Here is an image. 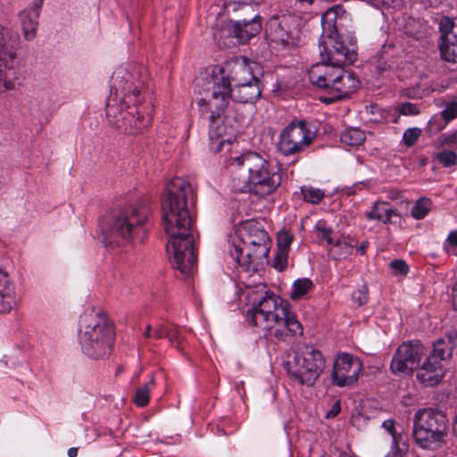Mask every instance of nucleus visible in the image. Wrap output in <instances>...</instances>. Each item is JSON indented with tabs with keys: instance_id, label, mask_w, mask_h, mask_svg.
Segmentation results:
<instances>
[{
	"instance_id": "46",
	"label": "nucleus",
	"mask_w": 457,
	"mask_h": 457,
	"mask_svg": "<svg viewBox=\"0 0 457 457\" xmlns=\"http://www.w3.org/2000/svg\"><path fill=\"white\" fill-rule=\"evenodd\" d=\"M44 0H35L30 4V6L25 10L24 12H29L31 14H37V17H39L40 10L43 4Z\"/></svg>"
},
{
	"instance_id": "19",
	"label": "nucleus",
	"mask_w": 457,
	"mask_h": 457,
	"mask_svg": "<svg viewBox=\"0 0 457 457\" xmlns=\"http://www.w3.org/2000/svg\"><path fill=\"white\" fill-rule=\"evenodd\" d=\"M445 372L443 363L427 351L416 370V378L425 386H435L442 381Z\"/></svg>"
},
{
	"instance_id": "32",
	"label": "nucleus",
	"mask_w": 457,
	"mask_h": 457,
	"mask_svg": "<svg viewBox=\"0 0 457 457\" xmlns=\"http://www.w3.org/2000/svg\"><path fill=\"white\" fill-rule=\"evenodd\" d=\"M432 202L428 197H420L415 203L411 211V215L415 220L424 219L431 210Z\"/></svg>"
},
{
	"instance_id": "58",
	"label": "nucleus",
	"mask_w": 457,
	"mask_h": 457,
	"mask_svg": "<svg viewBox=\"0 0 457 457\" xmlns=\"http://www.w3.org/2000/svg\"><path fill=\"white\" fill-rule=\"evenodd\" d=\"M453 429L454 435L457 436V415L455 416V419L453 420Z\"/></svg>"
},
{
	"instance_id": "54",
	"label": "nucleus",
	"mask_w": 457,
	"mask_h": 457,
	"mask_svg": "<svg viewBox=\"0 0 457 457\" xmlns=\"http://www.w3.org/2000/svg\"><path fill=\"white\" fill-rule=\"evenodd\" d=\"M369 245V243L366 242V241H363L361 242V244L359 245L357 251L361 253V254H364L366 250H367V247Z\"/></svg>"
},
{
	"instance_id": "47",
	"label": "nucleus",
	"mask_w": 457,
	"mask_h": 457,
	"mask_svg": "<svg viewBox=\"0 0 457 457\" xmlns=\"http://www.w3.org/2000/svg\"><path fill=\"white\" fill-rule=\"evenodd\" d=\"M170 327L166 326V325H163V324H160L158 325L155 329H154V337L155 338H163V337H166V336L168 335V330H169Z\"/></svg>"
},
{
	"instance_id": "40",
	"label": "nucleus",
	"mask_w": 457,
	"mask_h": 457,
	"mask_svg": "<svg viewBox=\"0 0 457 457\" xmlns=\"http://www.w3.org/2000/svg\"><path fill=\"white\" fill-rule=\"evenodd\" d=\"M389 267L391 270V273L395 276H405L409 271V267L407 263L401 259L392 261L389 264Z\"/></svg>"
},
{
	"instance_id": "10",
	"label": "nucleus",
	"mask_w": 457,
	"mask_h": 457,
	"mask_svg": "<svg viewBox=\"0 0 457 457\" xmlns=\"http://www.w3.org/2000/svg\"><path fill=\"white\" fill-rule=\"evenodd\" d=\"M448 419L436 409L424 408L413 417L412 436L416 445L427 450L440 448L447 436Z\"/></svg>"
},
{
	"instance_id": "28",
	"label": "nucleus",
	"mask_w": 457,
	"mask_h": 457,
	"mask_svg": "<svg viewBox=\"0 0 457 457\" xmlns=\"http://www.w3.org/2000/svg\"><path fill=\"white\" fill-rule=\"evenodd\" d=\"M382 428L391 436L392 445L394 443L403 444V442H408V436L407 434L404 432L403 426L396 423L395 420H384L382 423Z\"/></svg>"
},
{
	"instance_id": "33",
	"label": "nucleus",
	"mask_w": 457,
	"mask_h": 457,
	"mask_svg": "<svg viewBox=\"0 0 457 457\" xmlns=\"http://www.w3.org/2000/svg\"><path fill=\"white\" fill-rule=\"evenodd\" d=\"M403 31L416 39H421L427 34V26L413 18H410L403 27Z\"/></svg>"
},
{
	"instance_id": "25",
	"label": "nucleus",
	"mask_w": 457,
	"mask_h": 457,
	"mask_svg": "<svg viewBox=\"0 0 457 457\" xmlns=\"http://www.w3.org/2000/svg\"><path fill=\"white\" fill-rule=\"evenodd\" d=\"M394 216H399L396 209L393 208L386 201H376L372 204L370 210L365 212L369 220H376L386 224Z\"/></svg>"
},
{
	"instance_id": "2",
	"label": "nucleus",
	"mask_w": 457,
	"mask_h": 457,
	"mask_svg": "<svg viewBox=\"0 0 457 457\" xmlns=\"http://www.w3.org/2000/svg\"><path fill=\"white\" fill-rule=\"evenodd\" d=\"M194 194L190 183L175 177L166 186L162 202V228L168 236L167 251L173 257V265L182 273L191 271L196 257L191 235L192 214L189 202Z\"/></svg>"
},
{
	"instance_id": "15",
	"label": "nucleus",
	"mask_w": 457,
	"mask_h": 457,
	"mask_svg": "<svg viewBox=\"0 0 457 457\" xmlns=\"http://www.w3.org/2000/svg\"><path fill=\"white\" fill-rule=\"evenodd\" d=\"M363 370V363L357 356L342 353L337 354L333 364L331 380L337 386L355 384Z\"/></svg>"
},
{
	"instance_id": "38",
	"label": "nucleus",
	"mask_w": 457,
	"mask_h": 457,
	"mask_svg": "<svg viewBox=\"0 0 457 457\" xmlns=\"http://www.w3.org/2000/svg\"><path fill=\"white\" fill-rule=\"evenodd\" d=\"M438 162L445 167H451L457 162V154L451 150H444L437 154Z\"/></svg>"
},
{
	"instance_id": "60",
	"label": "nucleus",
	"mask_w": 457,
	"mask_h": 457,
	"mask_svg": "<svg viewBox=\"0 0 457 457\" xmlns=\"http://www.w3.org/2000/svg\"><path fill=\"white\" fill-rule=\"evenodd\" d=\"M365 185L364 182H361L358 187H363Z\"/></svg>"
},
{
	"instance_id": "26",
	"label": "nucleus",
	"mask_w": 457,
	"mask_h": 457,
	"mask_svg": "<svg viewBox=\"0 0 457 457\" xmlns=\"http://www.w3.org/2000/svg\"><path fill=\"white\" fill-rule=\"evenodd\" d=\"M356 243L351 237L342 235L330 245L328 254L333 260H345L353 253Z\"/></svg>"
},
{
	"instance_id": "45",
	"label": "nucleus",
	"mask_w": 457,
	"mask_h": 457,
	"mask_svg": "<svg viewBox=\"0 0 457 457\" xmlns=\"http://www.w3.org/2000/svg\"><path fill=\"white\" fill-rule=\"evenodd\" d=\"M369 3L379 8L381 6H388L393 8H398L401 6V0H368Z\"/></svg>"
},
{
	"instance_id": "55",
	"label": "nucleus",
	"mask_w": 457,
	"mask_h": 457,
	"mask_svg": "<svg viewBox=\"0 0 457 457\" xmlns=\"http://www.w3.org/2000/svg\"><path fill=\"white\" fill-rule=\"evenodd\" d=\"M426 3H428L430 6H437L445 0H424Z\"/></svg>"
},
{
	"instance_id": "20",
	"label": "nucleus",
	"mask_w": 457,
	"mask_h": 457,
	"mask_svg": "<svg viewBox=\"0 0 457 457\" xmlns=\"http://www.w3.org/2000/svg\"><path fill=\"white\" fill-rule=\"evenodd\" d=\"M262 30V21L255 15L249 21H230L228 25L229 35L236 37L239 43H245L255 37Z\"/></svg>"
},
{
	"instance_id": "11",
	"label": "nucleus",
	"mask_w": 457,
	"mask_h": 457,
	"mask_svg": "<svg viewBox=\"0 0 457 457\" xmlns=\"http://www.w3.org/2000/svg\"><path fill=\"white\" fill-rule=\"evenodd\" d=\"M288 374L299 384L312 386L326 368V361L320 350L312 345H299L292 359L285 362Z\"/></svg>"
},
{
	"instance_id": "6",
	"label": "nucleus",
	"mask_w": 457,
	"mask_h": 457,
	"mask_svg": "<svg viewBox=\"0 0 457 457\" xmlns=\"http://www.w3.org/2000/svg\"><path fill=\"white\" fill-rule=\"evenodd\" d=\"M231 188L235 192H251L264 197L273 194L281 184L278 166L265 155L246 152L228 162Z\"/></svg>"
},
{
	"instance_id": "9",
	"label": "nucleus",
	"mask_w": 457,
	"mask_h": 457,
	"mask_svg": "<svg viewBox=\"0 0 457 457\" xmlns=\"http://www.w3.org/2000/svg\"><path fill=\"white\" fill-rule=\"evenodd\" d=\"M114 332L106 313L89 308L79 316L78 339L82 352L92 359L108 356L112 349Z\"/></svg>"
},
{
	"instance_id": "22",
	"label": "nucleus",
	"mask_w": 457,
	"mask_h": 457,
	"mask_svg": "<svg viewBox=\"0 0 457 457\" xmlns=\"http://www.w3.org/2000/svg\"><path fill=\"white\" fill-rule=\"evenodd\" d=\"M215 120H220L221 127L228 129L229 134L236 136L245 120V115L235 104H230L228 96V104L220 111L219 116H215Z\"/></svg>"
},
{
	"instance_id": "52",
	"label": "nucleus",
	"mask_w": 457,
	"mask_h": 457,
	"mask_svg": "<svg viewBox=\"0 0 457 457\" xmlns=\"http://www.w3.org/2000/svg\"><path fill=\"white\" fill-rule=\"evenodd\" d=\"M453 306L457 311V283L454 284L452 289Z\"/></svg>"
},
{
	"instance_id": "21",
	"label": "nucleus",
	"mask_w": 457,
	"mask_h": 457,
	"mask_svg": "<svg viewBox=\"0 0 457 457\" xmlns=\"http://www.w3.org/2000/svg\"><path fill=\"white\" fill-rule=\"evenodd\" d=\"M229 100L231 98L238 103H254L262 95V86L259 79L253 81L236 84L229 87Z\"/></svg>"
},
{
	"instance_id": "12",
	"label": "nucleus",
	"mask_w": 457,
	"mask_h": 457,
	"mask_svg": "<svg viewBox=\"0 0 457 457\" xmlns=\"http://www.w3.org/2000/svg\"><path fill=\"white\" fill-rule=\"evenodd\" d=\"M427 347L420 341H409L398 346L394 353L390 370L398 377L411 375L420 366L426 355Z\"/></svg>"
},
{
	"instance_id": "4",
	"label": "nucleus",
	"mask_w": 457,
	"mask_h": 457,
	"mask_svg": "<svg viewBox=\"0 0 457 457\" xmlns=\"http://www.w3.org/2000/svg\"><path fill=\"white\" fill-rule=\"evenodd\" d=\"M243 295L251 306L246 312L247 320L262 331L278 340L303 334V327L288 310L287 303L269 293L265 285L248 287Z\"/></svg>"
},
{
	"instance_id": "36",
	"label": "nucleus",
	"mask_w": 457,
	"mask_h": 457,
	"mask_svg": "<svg viewBox=\"0 0 457 457\" xmlns=\"http://www.w3.org/2000/svg\"><path fill=\"white\" fill-rule=\"evenodd\" d=\"M293 236L287 230H280L277 235V244L281 254L285 255L287 253L289 246L292 243Z\"/></svg>"
},
{
	"instance_id": "14",
	"label": "nucleus",
	"mask_w": 457,
	"mask_h": 457,
	"mask_svg": "<svg viewBox=\"0 0 457 457\" xmlns=\"http://www.w3.org/2000/svg\"><path fill=\"white\" fill-rule=\"evenodd\" d=\"M314 137L303 120L290 123L283 129L278 141V150L284 155L295 154L308 146Z\"/></svg>"
},
{
	"instance_id": "53",
	"label": "nucleus",
	"mask_w": 457,
	"mask_h": 457,
	"mask_svg": "<svg viewBox=\"0 0 457 457\" xmlns=\"http://www.w3.org/2000/svg\"><path fill=\"white\" fill-rule=\"evenodd\" d=\"M445 141L449 144H457V130L454 133L447 136Z\"/></svg>"
},
{
	"instance_id": "57",
	"label": "nucleus",
	"mask_w": 457,
	"mask_h": 457,
	"mask_svg": "<svg viewBox=\"0 0 457 457\" xmlns=\"http://www.w3.org/2000/svg\"><path fill=\"white\" fill-rule=\"evenodd\" d=\"M144 337L145 338H150L152 337V327L151 325H147L145 330L144 332Z\"/></svg>"
},
{
	"instance_id": "5",
	"label": "nucleus",
	"mask_w": 457,
	"mask_h": 457,
	"mask_svg": "<svg viewBox=\"0 0 457 457\" xmlns=\"http://www.w3.org/2000/svg\"><path fill=\"white\" fill-rule=\"evenodd\" d=\"M150 213L146 202L137 201L105 215L100 222L104 245L111 252L120 253L132 245L143 244L147 237Z\"/></svg>"
},
{
	"instance_id": "17",
	"label": "nucleus",
	"mask_w": 457,
	"mask_h": 457,
	"mask_svg": "<svg viewBox=\"0 0 457 457\" xmlns=\"http://www.w3.org/2000/svg\"><path fill=\"white\" fill-rule=\"evenodd\" d=\"M200 112L204 114L210 113V128H209V148L212 153H219L226 146L230 145L236 139V136L229 134L225 127H221L220 120H215L216 115H220V112H213L212 109L204 110L197 103Z\"/></svg>"
},
{
	"instance_id": "8",
	"label": "nucleus",
	"mask_w": 457,
	"mask_h": 457,
	"mask_svg": "<svg viewBox=\"0 0 457 457\" xmlns=\"http://www.w3.org/2000/svg\"><path fill=\"white\" fill-rule=\"evenodd\" d=\"M270 244L267 232L256 221L248 220L237 228L229 254L245 270H257L267 262Z\"/></svg>"
},
{
	"instance_id": "37",
	"label": "nucleus",
	"mask_w": 457,
	"mask_h": 457,
	"mask_svg": "<svg viewBox=\"0 0 457 457\" xmlns=\"http://www.w3.org/2000/svg\"><path fill=\"white\" fill-rule=\"evenodd\" d=\"M421 136V129L419 128H409L403 135V143L410 147L413 145Z\"/></svg>"
},
{
	"instance_id": "59",
	"label": "nucleus",
	"mask_w": 457,
	"mask_h": 457,
	"mask_svg": "<svg viewBox=\"0 0 457 457\" xmlns=\"http://www.w3.org/2000/svg\"><path fill=\"white\" fill-rule=\"evenodd\" d=\"M378 69L379 71H386L387 67L386 64H381L378 67Z\"/></svg>"
},
{
	"instance_id": "18",
	"label": "nucleus",
	"mask_w": 457,
	"mask_h": 457,
	"mask_svg": "<svg viewBox=\"0 0 457 457\" xmlns=\"http://www.w3.org/2000/svg\"><path fill=\"white\" fill-rule=\"evenodd\" d=\"M441 57L449 62H457V21L444 18L439 23Z\"/></svg>"
},
{
	"instance_id": "16",
	"label": "nucleus",
	"mask_w": 457,
	"mask_h": 457,
	"mask_svg": "<svg viewBox=\"0 0 457 457\" xmlns=\"http://www.w3.org/2000/svg\"><path fill=\"white\" fill-rule=\"evenodd\" d=\"M294 21V18L289 15L271 17L266 24L267 39L282 46L295 45L297 30Z\"/></svg>"
},
{
	"instance_id": "30",
	"label": "nucleus",
	"mask_w": 457,
	"mask_h": 457,
	"mask_svg": "<svg viewBox=\"0 0 457 457\" xmlns=\"http://www.w3.org/2000/svg\"><path fill=\"white\" fill-rule=\"evenodd\" d=\"M154 377H151L147 383L136 388L133 401L138 407H144L148 403L150 393L154 389Z\"/></svg>"
},
{
	"instance_id": "3",
	"label": "nucleus",
	"mask_w": 457,
	"mask_h": 457,
	"mask_svg": "<svg viewBox=\"0 0 457 457\" xmlns=\"http://www.w3.org/2000/svg\"><path fill=\"white\" fill-rule=\"evenodd\" d=\"M144 68L137 63H123L117 67L110 79V95L106 101V118L115 129L125 134H137L148 128L151 115L145 113L139 104L145 84Z\"/></svg>"
},
{
	"instance_id": "50",
	"label": "nucleus",
	"mask_w": 457,
	"mask_h": 457,
	"mask_svg": "<svg viewBox=\"0 0 457 457\" xmlns=\"http://www.w3.org/2000/svg\"><path fill=\"white\" fill-rule=\"evenodd\" d=\"M243 6H245V7H251L247 2H243V3H237V2H230L227 4V8L228 10H232L234 12L241 9Z\"/></svg>"
},
{
	"instance_id": "34",
	"label": "nucleus",
	"mask_w": 457,
	"mask_h": 457,
	"mask_svg": "<svg viewBox=\"0 0 457 457\" xmlns=\"http://www.w3.org/2000/svg\"><path fill=\"white\" fill-rule=\"evenodd\" d=\"M301 193L304 201L312 204H319L325 196L324 191L312 186H303L301 187Z\"/></svg>"
},
{
	"instance_id": "43",
	"label": "nucleus",
	"mask_w": 457,
	"mask_h": 457,
	"mask_svg": "<svg viewBox=\"0 0 457 457\" xmlns=\"http://www.w3.org/2000/svg\"><path fill=\"white\" fill-rule=\"evenodd\" d=\"M397 111L403 115H416L419 108L411 103H403L397 107Z\"/></svg>"
},
{
	"instance_id": "23",
	"label": "nucleus",
	"mask_w": 457,
	"mask_h": 457,
	"mask_svg": "<svg viewBox=\"0 0 457 457\" xmlns=\"http://www.w3.org/2000/svg\"><path fill=\"white\" fill-rule=\"evenodd\" d=\"M17 303L14 283L9 275L0 270V313L9 312Z\"/></svg>"
},
{
	"instance_id": "56",
	"label": "nucleus",
	"mask_w": 457,
	"mask_h": 457,
	"mask_svg": "<svg viewBox=\"0 0 457 457\" xmlns=\"http://www.w3.org/2000/svg\"><path fill=\"white\" fill-rule=\"evenodd\" d=\"M78 448L77 447H71L69 450H68V456L69 457H76L77 454H78Z\"/></svg>"
},
{
	"instance_id": "48",
	"label": "nucleus",
	"mask_w": 457,
	"mask_h": 457,
	"mask_svg": "<svg viewBox=\"0 0 457 457\" xmlns=\"http://www.w3.org/2000/svg\"><path fill=\"white\" fill-rule=\"evenodd\" d=\"M286 256L287 254L283 255L281 254V253L279 252L278 256L276 257V261H275V264H274V267L278 270H283L287 265V259H286Z\"/></svg>"
},
{
	"instance_id": "24",
	"label": "nucleus",
	"mask_w": 457,
	"mask_h": 457,
	"mask_svg": "<svg viewBox=\"0 0 457 457\" xmlns=\"http://www.w3.org/2000/svg\"><path fill=\"white\" fill-rule=\"evenodd\" d=\"M457 330L447 331L445 337L439 338L433 345V349L428 354H433L442 362L449 359L453 354V350L456 346Z\"/></svg>"
},
{
	"instance_id": "42",
	"label": "nucleus",
	"mask_w": 457,
	"mask_h": 457,
	"mask_svg": "<svg viewBox=\"0 0 457 457\" xmlns=\"http://www.w3.org/2000/svg\"><path fill=\"white\" fill-rule=\"evenodd\" d=\"M442 117L445 121L452 120L457 117V102H451L446 104L445 109L441 112Z\"/></svg>"
},
{
	"instance_id": "31",
	"label": "nucleus",
	"mask_w": 457,
	"mask_h": 457,
	"mask_svg": "<svg viewBox=\"0 0 457 457\" xmlns=\"http://www.w3.org/2000/svg\"><path fill=\"white\" fill-rule=\"evenodd\" d=\"M313 287V283L310 278H298L294 281L290 296L294 300L302 298L308 294Z\"/></svg>"
},
{
	"instance_id": "1",
	"label": "nucleus",
	"mask_w": 457,
	"mask_h": 457,
	"mask_svg": "<svg viewBox=\"0 0 457 457\" xmlns=\"http://www.w3.org/2000/svg\"><path fill=\"white\" fill-rule=\"evenodd\" d=\"M346 18L340 5H334L322 14V33L319 42L322 62L313 64L308 72L310 82L328 92V96L320 97L327 104L347 97L359 87L353 72L343 68L352 64L357 57L352 37L349 45L342 40L341 25Z\"/></svg>"
},
{
	"instance_id": "39",
	"label": "nucleus",
	"mask_w": 457,
	"mask_h": 457,
	"mask_svg": "<svg viewBox=\"0 0 457 457\" xmlns=\"http://www.w3.org/2000/svg\"><path fill=\"white\" fill-rule=\"evenodd\" d=\"M444 249L448 254H457V230L448 234L444 243Z\"/></svg>"
},
{
	"instance_id": "49",
	"label": "nucleus",
	"mask_w": 457,
	"mask_h": 457,
	"mask_svg": "<svg viewBox=\"0 0 457 457\" xmlns=\"http://www.w3.org/2000/svg\"><path fill=\"white\" fill-rule=\"evenodd\" d=\"M166 338H168L169 341L173 345L176 341L179 340V333L176 328L170 327Z\"/></svg>"
},
{
	"instance_id": "27",
	"label": "nucleus",
	"mask_w": 457,
	"mask_h": 457,
	"mask_svg": "<svg viewBox=\"0 0 457 457\" xmlns=\"http://www.w3.org/2000/svg\"><path fill=\"white\" fill-rule=\"evenodd\" d=\"M19 18L24 38L29 41L35 38L38 26V17L37 14L21 11L19 13Z\"/></svg>"
},
{
	"instance_id": "41",
	"label": "nucleus",
	"mask_w": 457,
	"mask_h": 457,
	"mask_svg": "<svg viewBox=\"0 0 457 457\" xmlns=\"http://www.w3.org/2000/svg\"><path fill=\"white\" fill-rule=\"evenodd\" d=\"M407 451H408V442H403V444L394 443L391 445V449L387 453L386 457H405Z\"/></svg>"
},
{
	"instance_id": "44",
	"label": "nucleus",
	"mask_w": 457,
	"mask_h": 457,
	"mask_svg": "<svg viewBox=\"0 0 457 457\" xmlns=\"http://www.w3.org/2000/svg\"><path fill=\"white\" fill-rule=\"evenodd\" d=\"M353 300L358 303V305L361 306L368 302V294L365 287L354 291L353 293Z\"/></svg>"
},
{
	"instance_id": "29",
	"label": "nucleus",
	"mask_w": 457,
	"mask_h": 457,
	"mask_svg": "<svg viewBox=\"0 0 457 457\" xmlns=\"http://www.w3.org/2000/svg\"><path fill=\"white\" fill-rule=\"evenodd\" d=\"M364 132L357 128H350L341 133L340 140L349 146H359L365 141Z\"/></svg>"
},
{
	"instance_id": "51",
	"label": "nucleus",
	"mask_w": 457,
	"mask_h": 457,
	"mask_svg": "<svg viewBox=\"0 0 457 457\" xmlns=\"http://www.w3.org/2000/svg\"><path fill=\"white\" fill-rule=\"evenodd\" d=\"M340 411V405L338 403H336L332 409L330 411H328L326 414V417L327 418H333L335 416H337Z\"/></svg>"
},
{
	"instance_id": "35",
	"label": "nucleus",
	"mask_w": 457,
	"mask_h": 457,
	"mask_svg": "<svg viewBox=\"0 0 457 457\" xmlns=\"http://www.w3.org/2000/svg\"><path fill=\"white\" fill-rule=\"evenodd\" d=\"M315 230L317 237L328 245L333 243V229L331 227H328L326 222L322 220H319L315 225Z\"/></svg>"
},
{
	"instance_id": "13",
	"label": "nucleus",
	"mask_w": 457,
	"mask_h": 457,
	"mask_svg": "<svg viewBox=\"0 0 457 457\" xmlns=\"http://www.w3.org/2000/svg\"><path fill=\"white\" fill-rule=\"evenodd\" d=\"M16 37L12 31L0 26V94L13 90V63L16 58Z\"/></svg>"
},
{
	"instance_id": "7",
	"label": "nucleus",
	"mask_w": 457,
	"mask_h": 457,
	"mask_svg": "<svg viewBox=\"0 0 457 457\" xmlns=\"http://www.w3.org/2000/svg\"><path fill=\"white\" fill-rule=\"evenodd\" d=\"M256 68L257 63L245 56H236L216 66L212 70V77L207 80L204 96L198 100V104L204 106V111H222L228 104L229 87L258 79L255 75Z\"/></svg>"
}]
</instances>
